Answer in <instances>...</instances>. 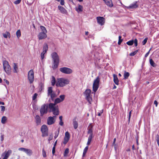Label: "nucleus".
<instances>
[{
  "label": "nucleus",
  "mask_w": 159,
  "mask_h": 159,
  "mask_svg": "<svg viewBox=\"0 0 159 159\" xmlns=\"http://www.w3.org/2000/svg\"><path fill=\"white\" fill-rule=\"evenodd\" d=\"M88 134H89V137H93V128L92 126H91L89 127L88 128Z\"/></svg>",
  "instance_id": "19"
},
{
  "label": "nucleus",
  "mask_w": 159,
  "mask_h": 159,
  "mask_svg": "<svg viewBox=\"0 0 159 159\" xmlns=\"http://www.w3.org/2000/svg\"><path fill=\"white\" fill-rule=\"evenodd\" d=\"M89 148V146H87L84 149L83 152L86 153L87 151L88 150Z\"/></svg>",
  "instance_id": "50"
},
{
  "label": "nucleus",
  "mask_w": 159,
  "mask_h": 159,
  "mask_svg": "<svg viewBox=\"0 0 159 159\" xmlns=\"http://www.w3.org/2000/svg\"><path fill=\"white\" fill-rule=\"evenodd\" d=\"M59 119L60 121H62V116H59Z\"/></svg>",
  "instance_id": "64"
},
{
  "label": "nucleus",
  "mask_w": 159,
  "mask_h": 159,
  "mask_svg": "<svg viewBox=\"0 0 159 159\" xmlns=\"http://www.w3.org/2000/svg\"><path fill=\"white\" fill-rule=\"evenodd\" d=\"M38 94L37 93H35L34 94L32 97V99L33 100H35L37 98L38 96Z\"/></svg>",
  "instance_id": "45"
},
{
  "label": "nucleus",
  "mask_w": 159,
  "mask_h": 159,
  "mask_svg": "<svg viewBox=\"0 0 159 159\" xmlns=\"http://www.w3.org/2000/svg\"><path fill=\"white\" fill-rule=\"evenodd\" d=\"M65 2L64 0H61L60 4L61 5H64Z\"/></svg>",
  "instance_id": "57"
},
{
  "label": "nucleus",
  "mask_w": 159,
  "mask_h": 159,
  "mask_svg": "<svg viewBox=\"0 0 159 159\" xmlns=\"http://www.w3.org/2000/svg\"><path fill=\"white\" fill-rule=\"evenodd\" d=\"M103 110H101V111L100 112L98 113V116H100L101 115L102 113H103Z\"/></svg>",
  "instance_id": "59"
},
{
  "label": "nucleus",
  "mask_w": 159,
  "mask_h": 159,
  "mask_svg": "<svg viewBox=\"0 0 159 159\" xmlns=\"http://www.w3.org/2000/svg\"><path fill=\"white\" fill-rule=\"evenodd\" d=\"M25 152L29 156H31L33 153L32 150L28 148H26Z\"/></svg>",
  "instance_id": "24"
},
{
  "label": "nucleus",
  "mask_w": 159,
  "mask_h": 159,
  "mask_svg": "<svg viewBox=\"0 0 159 159\" xmlns=\"http://www.w3.org/2000/svg\"><path fill=\"white\" fill-rule=\"evenodd\" d=\"M21 0H17L14 1V3L15 4L17 5L20 3Z\"/></svg>",
  "instance_id": "48"
},
{
  "label": "nucleus",
  "mask_w": 159,
  "mask_h": 159,
  "mask_svg": "<svg viewBox=\"0 0 159 159\" xmlns=\"http://www.w3.org/2000/svg\"><path fill=\"white\" fill-rule=\"evenodd\" d=\"M76 118H75L73 120V124L74 128L75 129H76L78 127V123L77 121L76 120Z\"/></svg>",
  "instance_id": "20"
},
{
  "label": "nucleus",
  "mask_w": 159,
  "mask_h": 159,
  "mask_svg": "<svg viewBox=\"0 0 159 159\" xmlns=\"http://www.w3.org/2000/svg\"><path fill=\"white\" fill-rule=\"evenodd\" d=\"M137 2L136 1L134 2L133 3L131 4L129 7V8L131 9H134L137 8L139 6L137 4Z\"/></svg>",
  "instance_id": "17"
},
{
  "label": "nucleus",
  "mask_w": 159,
  "mask_h": 159,
  "mask_svg": "<svg viewBox=\"0 0 159 159\" xmlns=\"http://www.w3.org/2000/svg\"><path fill=\"white\" fill-rule=\"evenodd\" d=\"M3 69L7 75H10L11 72V69L8 62L6 60L3 61Z\"/></svg>",
  "instance_id": "4"
},
{
  "label": "nucleus",
  "mask_w": 159,
  "mask_h": 159,
  "mask_svg": "<svg viewBox=\"0 0 159 159\" xmlns=\"http://www.w3.org/2000/svg\"><path fill=\"white\" fill-rule=\"evenodd\" d=\"M16 35L18 38H19L21 36V32L20 30H19L16 32Z\"/></svg>",
  "instance_id": "35"
},
{
  "label": "nucleus",
  "mask_w": 159,
  "mask_h": 159,
  "mask_svg": "<svg viewBox=\"0 0 159 159\" xmlns=\"http://www.w3.org/2000/svg\"><path fill=\"white\" fill-rule=\"evenodd\" d=\"M60 99L61 101L62 102L64 99L65 98V95H61L60 97Z\"/></svg>",
  "instance_id": "42"
},
{
  "label": "nucleus",
  "mask_w": 159,
  "mask_h": 159,
  "mask_svg": "<svg viewBox=\"0 0 159 159\" xmlns=\"http://www.w3.org/2000/svg\"><path fill=\"white\" fill-rule=\"evenodd\" d=\"M70 81L68 79L61 78L58 79L57 80L56 85L57 86L63 87L69 83Z\"/></svg>",
  "instance_id": "2"
},
{
  "label": "nucleus",
  "mask_w": 159,
  "mask_h": 159,
  "mask_svg": "<svg viewBox=\"0 0 159 159\" xmlns=\"http://www.w3.org/2000/svg\"><path fill=\"white\" fill-rule=\"evenodd\" d=\"M48 107V104L47 103L44 104L41 106L40 110L41 116H43L44 114L47 113Z\"/></svg>",
  "instance_id": "6"
},
{
  "label": "nucleus",
  "mask_w": 159,
  "mask_h": 159,
  "mask_svg": "<svg viewBox=\"0 0 159 159\" xmlns=\"http://www.w3.org/2000/svg\"><path fill=\"white\" fill-rule=\"evenodd\" d=\"M129 76V72H127L126 71H124V79H128Z\"/></svg>",
  "instance_id": "27"
},
{
  "label": "nucleus",
  "mask_w": 159,
  "mask_h": 159,
  "mask_svg": "<svg viewBox=\"0 0 159 159\" xmlns=\"http://www.w3.org/2000/svg\"><path fill=\"white\" fill-rule=\"evenodd\" d=\"M48 45L46 43L44 44L43 48V51L46 53L48 50Z\"/></svg>",
  "instance_id": "26"
},
{
  "label": "nucleus",
  "mask_w": 159,
  "mask_h": 159,
  "mask_svg": "<svg viewBox=\"0 0 159 159\" xmlns=\"http://www.w3.org/2000/svg\"><path fill=\"white\" fill-rule=\"evenodd\" d=\"M40 29L42 31V33H46L47 32V30H46V28L43 26H40Z\"/></svg>",
  "instance_id": "30"
},
{
  "label": "nucleus",
  "mask_w": 159,
  "mask_h": 159,
  "mask_svg": "<svg viewBox=\"0 0 159 159\" xmlns=\"http://www.w3.org/2000/svg\"><path fill=\"white\" fill-rule=\"evenodd\" d=\"M59 129H58L57 131H56L55 132V136H54V138L55 139H56L57 137L58 136V135H59Z\"/></svg>",
  "instance_id": "40"
},
{
  "label": "nucleus",
  "mask_w": 159,
  "mask_h": 159,
  "mask_svg": "<svg viewBox=\"0 0 159 159\" xmlns=\"http://www.w3.org/2000/svg\"><path fill=\"white\" fill-rule=\"evenodd\" d=\"M116 138L114 139V140H113V143H112L113 145H114V146L116 145V144H115V142H116Z\"/></svg>",
  "instance_id": "62"
},
{
  "label": "nucleus",
  "mask_w": 159,
  "mask_h": 159,
  "mask_svg": "<svg viewBox=\"0 0 159 159\" xmlns=\"http://www.w3.org/2000/svg\"><path fill=\"white\" fill-rule=\"evenodd\" d=\"M1 111L3 112L5 110V107L4 106H1Z\"/></svg>",
  "instance_id": "52"
},
{
  "label": "nucleus",
  "mask_w": 159,
  "mask_h": 159,
  "mask_svg": "<svg viewBox=\"0 0 159 159\" xmlns=\"http://www.w3.org/2000/svg\"><path fill=\"white\" fill-rule=\"evenodd\" d=\"M12 151L11 150H8L7 151H5L2 154V156H4L2 159H7L9 156L11 154Z\"/></svg>",
  "instance_id": "11"
},
{
  "label": "nucleus",
  "mask_w": 159,
  "mask_h": 159,
  "mask_svg": "<svg viewBox=\"0 0 159 159\" xmlns=\"http://www.w3.org/2000/svg\"><path fill=\"white\" fill-rule=\"evenodd\" d=\"M131 111H129V116H128V118H129V122L130 118L131 117Z\"/></svg>",
  "instance_id": "54"
},
{
  "label": "nucleus",
  "mask_w": 159,
  "mask_h": 159,
  "mask_svg": "<svg viewBox=\"0 0 159 159\" xmlns=\"http://www.w3.org/2000/svg\"><path fill=\"white\" fill-rule=\"evenodd\" d=\"M46 53V52H43L41 54V57L42 60L44 58V55Z\"/></svg>",
  "instance_id": "44"
},
{
  "label": "nucleus",
  "mask_w": 159,
  "mask_h": 159,
  "mask_svg": "<svg viewBox=\"0 0 159 159\" xmlns=\"http://www.w3.org/2000/svg\"><path fill=\"white\" fill-rule=\"evenodd\" d=\"M134 44L135 46L136 47L138 45V41L137 39H135L134 41Z\"/></svg>",
  "instance_id": "51"
},
{
  "label": "nucleus",
  "mask_w": 159,
  "mask_h": 159,
  "mask_svg": "<svg viewBox=\"0 0 159 159\" xmlns=\"http://www.w3.org/2000/svg\"><path fill=\"white\" fill-rule=\"evenodd\" d=\"M77 11L78 12L82 11L83 7L80 5H79L78 6V9L77 10Z\"/></svg>",
  "instance_id": "38"
},
{
  "label": "nucleus",
  "mask_w": 159,
  "mask_h": 159,
  "mask_svg": "<svg viewBox=\"0 0 159 159\" xmlns=\"http://www.w3.org/2000/svg\"><path fill=\"white\" fill-rule=\"evenodd\" d=\"M2 35L5 38H7L8 37L9 38H10L11 37V34L8 31H6L5 33H3Z\"/></svg>",
  "instance_id": "23"
},
{
  "label": "nucleus",
  "mask_w": 159,
  "mask_h": 159,
  "mask_svg": "<svg viewBox=\"0 0 159 159\" xmlns=\"http://www.w3.org/2000/svg\"><path fill=\"white\" fill-rule=\"evenodd\" d=\"M58 7L61 13L64 14H66L67 13V11L63 7L59 5Z\"/></svg>",
  "instance_id": "16"
},
{
  "label": "nucleus",
  "mask_w": 159,
  "mask_h": 159,
  "mask_svg": "<svg viewBox=\"0 0 159 159\" xmlns=\"http://www.w3.org/2000/svg\"><path fill=\"white\" fill-rule=\"evenodd\" d=\"M106 5L108 6L111 7L113 6L112 2L111 0H104Z\"/></svg>",
  "instance_id": "18"
},
{
  "label": "nucleus",
  "mask_w": 159,
  "mask_h": 159,
  "mask_svg": "<svg viewBox=\"0 0 159 159\" xmlns=\"http://www.w3.org/2000/svg\"><path fill=\"white\" fill-rule=\"evenodd\" d=\"M70 134L68 131H67L65 133V136L63 142L64 144H66L68 142L70 139Z\"/></svg>",
  "instance_id": "13"
},
{
  "label": "nucleus",
  "mask_w": 159,
  "mask_h": 159,
  "mask_svg": "<svg viewBox=\"0 0 159 159\" xmlns=\"http://www.w3.org/2000/svg\"><path fill=\"white\" fill-rule=\"evenodd\" d=\"M62 102L61 101L60 99L59 98H57L54 101V103L56 104H57L59 103Z\"/></svg>",
  "instance_id": "33"
},
{
  "label": "nucleus",
  "mask_w": 159,
  "mask_h": 159,
  "mask_svg": "<svg viewBox=\"0 0 159 159\" xmlns=\"http://www.w3.org/2000/svg\"><path fill=\"white\" fill-rule=\"evenodd\" d=\"M52 84V86H54L56 83V79L53 76H52V80L51 81Z\"/></svg>",
  "instance_id": "32"
},
{
  "label": "nucleus",
  "mask_w": 159,
  "mask_h": 159,
  "mask_svg": "<svg viewBox=\"0 0 159 159\" xmlns=\"http://www.w3.org/2000/svg\"><path fill=\"white\" fill-rule=\"evenodd\" d=\"M138 52V50H136L134 52L130 53L129 54V55L130 56H134V55H135L137 53V52Z\"/></svg>",
  "instance_id": "39"
},
{
  "label": "nucleus",
  "mask_w": 159,
  "mask_h": 159,
  "mask_svg": "<svg viewBox=\"0 0 159 159\" xmlns=\"http://www.w3.org/2000/svg\"><path fill=\"white\" fill-rule=\"evenodd\" d=\"M26 148H20L18 149V150L20 151H22L25 152V151L26 150Z\"/></svg>",
  "instance_id": "49"
},
{
  "label": "nucleus",
  "mask_w": 159,
  "mask_h": 159,
  "mask_svg": "<svg viewBox=\"0 0 159 159\" xmlns=\"http://www.w3.org/2000/svg\"><path fill=\"white\" fill-rule=\"evenodd\" d=\"M156 139L157 142H159V135L158 134H157L156 137Z\"/></svg>",
  "instance_id": "53"
},
{
  "label": "nucleus",
  "mask_w": 159,
  "mask_h": 159,
  "mask_svg": "<svg viewBox=\"0 0 159 159\" xmlns=\"http://www.w3.org/2000/svg\"><path fill=\"white\" fill-rule=\"evenodd\" d=\"M56 105L54 103H50L48 105V107L50 109V111H52L54 115L57 116L59 115V112L58 107H55Z\"/></svg>",
  "instance_id": "3"
},
{
  "label": "nucleus",
  "mask_w": 159,
  "mask_h": 159,
  "mask_svg": "<svg viewBox=\"0 0 159 159\" xmlns=\"http://www.w3.org/2000/svg\"><path fill=\"white\" fill-rule=\"evenodd\" d=\"M97 20L98 23L101 25H102L104 24L105 22V19L103 17H97Z\"/></svg>",
  "instance_id": "14"
},
{
  "label": "nucleus",
  "mask_w": 159,
  "mask_h": 159,
  "mask_svg": "<svg viewBox=\"0 0 159 159\" xmlns=\"http://www.w3.org/2000/svg\"><path fill=\"white\" fill-rule=\"evenodd\" d=\"M41 130L42 133V137H44L48 136V129L46 125H42L41 127Z\"/></svg>",
  "instance_id": "8"
},
{
  "label": "nucleus",
  "mask_w": 159,
  "mask_h": 159,
  "mask_svg": "<svg viewBox=\"0 0 159 159\" xmlns=\"http://www.w3.org/2000/svg\"><path fill=\"white\" fill-rule=\"evenodd\" d=\"M59 70L62 73L65 74H69L72 72V70L71 69L66 67L61 68Z\"/></svg>",
  "instance_id": "9"
},
{
  "label": "nucleus",
  "mask_w": 159,
  "mask_h": 159,
  "mask_svg": "<svg viewBox=\"0 0 159 159\" xmlns=\"http://www.w3.org/2000/svg\"><path fill=\"white\" fill-rule=\"evenodd\" d=\"M113 81L117 85L119 84V80L118 79L117 77L115 74H113Z\"/></svg>",
  "instance_id": "22"
},
{
  "label": "nucleus",
  "mask_w": 159,
  "mask_h": 159,
  "mask_svg": "<svg viewBox=\"0 0 159 159\" xmlns=\"http://www.w3.org/2000/svg\"><path fill=\"white\" fill-rule=\"evenodd\" d=\"M69 149L68 148H66L65 151L64 153V156H65L67 154H68L69 153Z\"/></svg>",
  "instance_id": "41"
},
{
  "label": "nucleus",
  "mask_w": 159,
  "mask_h": 159,
  "mask_svg": "<svg viewBox=\"0 0 159 159\" xmlns=\"http://www.w3.org/2000/svg\"><path fill=\"white\" fill-rule=\"evenodd\" d=\"M42 154L43 156L44 157H46V152L43 149L42 150Z\"/></svg>",
  "instance_id": "46"
},
{
  "label": "nucleus",
  "mask_w": 159,
  "mask_h": 159,
  "mask_svg": "<svg viewBox=\"0 0 159 159\" xmlns=\"http://www.w3.org/2000/svg\"><path fill=\"white\" fill-rule=\"evenodd\" d=\"M150 63V65L153 67L155 66V64L153 60L152 59H150L149 60Z\"/></svg>",
  "instance_id": "34"
},
{
  "label": "nucleus",
  "mask_w": 159,
  "mask_h": 159,
  "mask_svg": "<svg viewBox=\"0 0 159 159\" xmlns=\"http://www.w3.org/2000/svg\"><path fill=\"white\" fill-rule=\"evenodd\" d=\"M93 137H89L88 142L87 143V146H89L90 143L92 141V139Z\"/></svg>",
  "instance_id": "37"
},
{
  "label": "nucleus",
  "mask_w": 159,
  "mask_h": 159,
  "mask_svg": "<svg viewBox=\"0 0 159 159\" xmlns=\"http://www.w3.org/2000/svg\"><path fill=\"white\" fill-rule=\"evenodd\" d=\"M99 82L100 80L99 77H97L96 79L94 80L93 84V91L94 92H96L97 90L99 87Z\"/></svg>",
  "instance_id": "7"
},
{
  "label": "nucleus",
  "mask_w": 159,
  "mask_h": 159,
  "mask_svg": "<svg viewBox=\"0 0 159 159\" xmlns=\"http://www.w3.org/2000/svg\"><path fill=\"white\" fill-rule=\"evenodd\" d=\"M55 152V147H53L52 149V153L53 155H54Z\"/></svg>",
  "instance_id": "56"
},
{
  "label": "nucleus",
  "mask_w": 159,
  "mask_h": 159,
  "mask_svg": "<svg viewBox=\"0 0 159 159\" xmlns=\"http://www.w3.org/2000/svg\"><path fill=\"white\" fill-rule=\"evenodd\" d=\"M51 56L53 61L52 68L54 70L58 67L59 62V57L57 53L55 52H53Z\"/></svg>",
  "instance_id": "1"
},
{
  "label": "nucleus",
  "mask_w": 159,
  "mask_h": 159,
  "mask_svg": "<svg viewBox=\"0 0 159 159\" xmlns=\"http://www.w3.org/2000/svg\"><path fill=\"white\" fill-rule=\"evenodd\" d=\"M49 95L50 96L51 98L52 101L54 100V98L56 96V94L54 92L50 94Z\"/></svg>",
  "instance_id": "31"
},
{
  "label": "nucleus",
  "mask_w": 159,
  "mask_h": 159,
  "mask_svg": "<svg viewBox=\"0 0 159 159\" xmlns=\"http://www.w3.org/2000/svg\"><path fill=\"white\" fill-rule=\"evenodd\" d=\"M37 124L38 125L40 124L41 123V119L39 116L37 115L35 117Z\"/></svg>",
  "instance_id": "21"
},
{
  "label": "nucleus",
  "mask_w": 159,
  "mask_h": 159,
  "mask_svg": "<svg viewBox=\"0 0 159 159\" xmlns=\"http://www.w3.org/2000/svg\"><path fill=\"white\" fill-rule=\"evenodd\" d=\"M91 92V90L89 89H88L85 91L84 93L86 99L90 104H91L92 102V98Z\"/></svg>",
  "instance_id": "5"
},
{
  "label": "nucleus",
  "mask_w": 159,
  "mask_h": 159,
  "mask_svg": "<svg viewBox=\"0 0 159 159\" xmlns=\"http://www.w3.org/2000/svg\"><path fill=\"white\" fill-rule=\"evenodd\" d=\"M121 36H119V41H118V44H119V45H120V43H121L122 42V39H121Z\"/></svg>",
  "instance_id": "43"
},
{
  "label": "nucleus",
  "mask_w": 159,
  "mask_h": 159,
  "mask_svg": "<svg viewBox=\"0 0 159 159\" xmlns=\"http://www.w3.org/2000/svg\"><path fill=\"white\" fill-rule=\"evenodd\" d=\"M147 40H148V38H145V39H144V40L143 41V42H142V44L143 45H145L147 43Z\"/></svg>",
  "instance_id": "47"
},
{
  "label": "nucleus",
  "mask_w": 159,
  "mask_h": 159,
  "mask_svg": "<svg viewBox=\"0 0 159 159\" xmlns=\"http://www.w3.org/2000/svg\"><path fill=\"white\" fill-rule=\"evenodd\" d=\"M134 43V40H131L128 41V42H127L126 44L129 46H131Z\"/></svg>",
  "instance_id": "36"
},
{
  "label": "nucleus",
  "mask_w": 159,
  "mask_h": 159,
  "mask_svg": "<svg viewBox=\"0 0 159 159\" xmlns=\"http://www.w3.org/2000/svg\"><path fill=\"white\" fill-rule=\"evenodd\" d=\"M154 103L155 105V106L156 107H157V106L158 102L156 100L154 101Z\"/></svg>",
  "instance_id": "60"
},
{
  "label": "nucleus",
  "mask_w": 159,
  "mask_h": 159,
  "mask_svg": "<svg viewBox=\"0 0 159 159\" xmlns=\"http://www.w3.org/2000/svg\"><path fill=\"white\" fill-rule=\"evenodd\" d=\"M38 37L39 39H42L46 38L47 37L46 33L40 32L38 35Z\"/></svg>",
  "instance_id": "15"
},
{
  "label": "nucleus",
  "mask_w": 159,
  "mask_h": 159,
  "mask_svg": "<svg viewBox=\"0 0 159 159\" xmlns=\"http://www.w3.org/2000/svg\"><path fill=\"white\" fill-rule=\"evenodd\" d=\"M59 124L60 125L62 126L63 125V122L62 121H60Z\"/></svg>",
  "instance_id": "63"
},
{
  "label": "nucleus",
  "mask_w": 159,
  "mask_h": 159,
  "mask_svg": "<svg viewBox=\"0 0 159 159\" xmlns=\"http://www.w3.org/2000/svg\"><path fill=\"white\" fill-rule=\"evenodd\" d=\"M53 138V136L52 135H50L48 138V140L49 142Z\"/></svg>",
  "instance_id": "55"
},
{
  "label": "nucleus",
  "mask_w": 159,
  "mask_h": 159,
  "mask_svg": "<svg viewBox=\"0 0 159 159\" xmlns=\"http://www.w3.org/2000/svg\"><path fill=\"white\" fill-rule=\"evenodd\" d=\"M28 79L30 84H32L34 80V73L33 70H30L28 73Z\"/></svg>",
  "instance_id": "10"
},
{
  "label": "nucleus",
  "mask_w": 159,
  "mask_h": 159,
  "mask_svg": "<svg viewBox=\"0 0 159 159\" xmlns=\"http://www.w3.org/2000/svg\"><path fill=\"white\" fill-rule=\"evenodd\" d=\"M53 92L52 88V87H50L48 88V95H50V94L53 93Z\"/></svg>",
  "instance_id": "28"
},
{
  "label": "nucleus",
  "mask_w": 159,
  "mask_h": 159,
  "mask_svg": "<svg viewBox=\"0 0 159 159\" xmlns=\"http://www.w3.org/2000/svg\"><path fill=\"white\" fill-rule=\"evenodd\" d=\"M13 71L14 73H17L18 72V67L16 63H14L13 64Z\"/></svg>",
  "instance_id": "25"
},
{
  "label": "nucleus",
  "mask_w": 159,
  "mask_h": 159,
  "mask_svg": "<svg viewBox=\"0 0 159 159\" xmlns=\"http://www.w3.org/2000/svg\"><path fill=\"white\" fill-rule=\"evenodd\" d=\"M151 49H150V50L145 54V57H147L148 56V55L149 53V52H150V50Z\"/></svg>",
  "instance_id": "58"
},
{
  "label": "nucleus",
  "mask_w": 159,
  "mask_h": 159,
  "mask_svg": "<svg viewBox=\"0 0 159 159\" xmlns=\"http://www.w3.org/2000/svg\"><path fill=\"white\" fill-rule=\"evenodd\" d=\"M4 81L7 84H9V82L6 79H4Z\"/></svg>",
  "instance_id": "61"
},
{
  "label": "nucleus",
  "mask_w": 159,
  "mask_h": 159,
  "mask_svg": "<svg viewBox=\"0 0 159 159\" xmlns=\"http://www.w3.org/2000/svg\"><path fill=\"white\" fill-rule=\"evenodd\" d=\"M56 117L55 116L53 117L49 116L48 117L47 120V124L48 125H50L54 124L55 121V120L54 119L56 118Z\"/></svg>",
  "instance_id": "12"
},
{
  "label": "nucleus",
  "mask_w": 159,
  "mask_h": 159,
  "mask_svg": "<svg viewBox=\"0 0 159 159\" xmlns=\"http://www.w3.org/2000/svg\"><path fill=\"white\" fill-rule=\"evenodd\" d=\"M7 120V118L6 116H3L1 119V123L2 124H5Z\"/></svg>",
  "instance_id": "29"
}]
</instances>
